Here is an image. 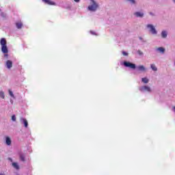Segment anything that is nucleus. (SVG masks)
Here are the masks:
<instances>
[{
	"label": "nucleus",
	"mask_w": 175,
	"mask_h": 175,
	"mask_svg": "<svg viewBox=\"0 0 175 175\" xmlns=\"http://www.w3.org/2000/svg\"><path fill=\"white\" fill-rule=\"evenodd\" d=\"M1 45V51L3 53V54H8L9 53V50L8 49V46L6 39L1 38L0 41Z\"/></svg>",
	"instance_id": "f257e3e1"
},
{
	"label": "nucleus",
	"mask_w": 175,
	"mask_h": 175,
	"mask_svg": "<svg viewBox=\"0 0 175 175\" xmlns=\"http://www.w3.org/2000/svg\"><path fill=\"white\" fill-rule=\"evenodd\" d=\"M96 9H98V4L95 1L92 0V5L88 6V10L90 12H96Z\"/></svg>",
	"instance_id": "f03ea898"
},
{
	"label": "nucleus",
	"mask_w": 175,
	"mask_h": 175,
	"mask_svg": "<svg viewBox=\"0 0 175 175\" xmlns=\"http://www.w3.org/2000/svg\"><path fill=\"white\" fill-rule=\"evenodd\" d=\"M124 65L126 68H130L131 69H136V64H132L129 62H124Z\"/></svg>",
	"instance_id": "7ed1b4c3"
},
{
	"label": "nucleus",
	"mask_w": 175,
	"mask_h": 175,
	"mask_svg": "<svg viewBox=\"0 0 175 175\" xmlns=\"http://www.w3.org/2000/svg\"><path fill=\"white\" fill-rule=\"evenodd\" d=\"M141 92H151V88L147 85L142 86L139 88Z\"/></svg>",
	"instance_id": "20e7f679"
},
{
	"label": "nucleus",
	"mask_w": 175,
	"mask_h": 175,
	"mask_svg": "<svg viewBox=\"0 0 175 175\" xmlns=\"http://www.w3.org/2000/svg\"><path fill=\"white\" fill-rule=\"evenodd\" d=\"M147 28L150 29V32L152 33L153 35H156L157 30L155 29V27L152 25H148Z\"/></svg>",
	"instance_id": "39448f33"
},
{
	"label": "nucleus",
	"mask_w": 175,
	"mask_h": 175,
	"mask_svg": "<svg viewBox=\"0 0 175 175\" xmlns=\"http://www.w3.org/2000/svg\"><path fill=\"white\" fill-rule=\"evenodd\" d=\"M42 2H44L46 5H55V3L51 0H42Z\"/></svg>",
	"instance_id": "423d86ee"
},
{
	"label": "nucleus",
	"mask_w": 175,
	"mask_h": 175,
	"mask_svg": "<svg viewBox=\"0 0 175 175\" xmlns=\"http://www.w3.org/2000/svg\"><path fill=\"white\" fill-rule=\"evenodd\" d=\"M6 66L8 69H10V68L13 66V62H12L10 60H8L6 62Z\"/></svg>",
	"instance_id": "0eeeda50"
},
{
	"label": "nucleus",
	"mask_w": 175,
	"mask_h": 175,
	"mask_svg": "<svg viewBox=\"0 0 175 175\" xmlns=\"http://www.w3.org/2000/svg\"><path fill=\"white\" fill-rule=\"evenodd\" d=\"M5 143L7 146H10V144H12V139H10V137H5Z\"/></svg>",
	"instance_id": "6e6552de"
},
{
	"label": "nucleus",
	"mask_w": 175,
	"mask_h": 175,
	"mask_svg": "<svg viewBox=\"0 0 175 175\" xmlns=\"http://www.w3.org/2000/svg\"><path fill=\"white\" fill-rule=\"evenodd\" d=\"M16 28H17L18 29H21V28H23V23H21V22H17V23H16Z\"/></svg>",
	"instance_id": "1a4fd4ad"
},
{
	"label": "nucleus",
	"mask_w": 175,
	"mask_h": 175,
	"mask_svg": "<svg viewBox=\"0 0 175 175\" xmlns=\"http://www.w3.org/2000/svg\"><path fill=\"white\" fill-rule=\"evenodd\" d=\"M134 14L135 16H136V17H143L144 16V14L143 12H137Z\"/></svg>",
	"instance_id": "9d476101"
},
{
	"label": "nucleus",
	"mask_w": 175,
	"mask_h": 175,
	"mask_svg": "<svg viewBox=\"0 0 175 175\" xmlns=\"http://www.w3.org/2000/svg\"><path fill=\"white\" fill-rule=\"evenodd\" d=\"M137 68L141 72H146V68L144 67V66H139L137 67Z\"/></svg>",
	"instance_id": "9b49d317"
},
{
	"label": "nucleus",
	"mask_w": 175,
	"mask_h": 175,
	"mask_svg": "<svg viewBox=\"0 0 175 175\" xmlns=\"http://www.w3.org/2000/svg\"><path fill=\"white\" fill-rule=\"evenodd\" d=\"M20 160L22 161V162H25V155L21 154L19 155Z\"/></svg>",
	"instance_id": "f8f14e48"
},
{
	"label": "nucleus",
	"mask_w": 175,
	"mask_h": 175,
	"mask_svg": "<svg viewBox=\"0 0 175 175\" xmlns=\"http://www.w3.org/2000/svg\"><path fill=\"white\" fill-rule=\"evenodd\" d=\"M12 166L16 170H18V169H20V166H18V164L17 163H12Z\"/></svg>",
	"instance_id": "ddd939ff"
},
{
	"label": "nucleus",
	"mask_w": 175,
	"mask_h": 175,
	"mask_svg": "<svg viewBox=\"0 0 175 175\" xmlns=\"http://www.w3.org/2000/svg\"><path fill=\"white\" fill-rule=\"evenodd\" d=\"M150 68L152 70H153L154 72H157V70H158V68H157V66H155V64H151L150 65Z\"/></svg>",
	"instance_id": "4468645a"
},
{
	"label": "nucleus",
	"mask_w": 175,
	"mask_h": 175,
	"mask_svg": "<svg viewBox=\"0 0 175 175\" xmlns=\"http://www.w3.org/2000/svg\"><path fill=\"white\" fill-rule=\"evenodd\" d=\"M25 125V128H28V121H27V119H22Z\"/></svg>",
	"instance_id": "2eb2a0df"
},
{
	"label": "nucleus",
	"mask_w": 175,
	"mask_h": 175,
	"mask_svg": "<svg viewBox=\"0 0 175 175\" xmlns=\"http://www.w3.org/2000/svg\"><path fill=\"white\" fill-rule=\"evenodd\" d=\"M158 51H160V53H162V54H163V53H165V48L163 47H159L157 49Z\"/></svg>",
	"instance_id": "dca6fc26"
},
{
	"label": "nucleus",
	"mask_w": 175,
	"mask_h": 175,
	"mask_svg": "<svg viewBox=\"0 0 175 175\" xmlns=\"http://www.w3.org/2000/svg\"><path fill=\"white\" fill-rule=\"evenodd\" d=\"M161 36L162 38H166L167 36V33L165 31H163L161 32Z\"/></svg>",
	"instance_id": "f3484780"
},
{
	"label": "nucleus",
	"mask_w": 175,
	"mask_h": 175,
	"mask_svg": "<svg viewBox=\"0 0 175 175\" xmlns=\"http://www.w3.org/2000/svg\"><path fill=\"white\" fill-rule=\"evenodd\" d=\"M142 81L143 83H144L145 84H147V83H148L149 80L148 79H147L146 77L142 78Z\"/></svg>",
	"instance_id": "a211bd4d"
},
{
	"label": "nucleus",
	"mask_w": 175,
	"mask_h": 175,
	"mask_svg": "<svg viewBox=\"0 0 175 175\" xmlns=\"http://www.w3.org/2000/svg\"><path fill=\"white\" fill-rule=\"evenodd\" d=\"M0 97L2 98V99H5V93L3 92H0Z\"/></svg>",
	"instance_id": "6ab92c4d"
},
{
	"label": "nucleus",
	"mask_w": 175,
	"mask_h": 175,
	"mask_svg": "<svg viewBox=\"0 0 175 175\" xmlns=\"http://www.w3.org/2000/svg\"><path fill=\"white\" fill-rule=\"evenodd\" d=\"M9 94L10 95V96H12V98H14V94H13V92L10 90H9Z\"/></svg>",
	"instance_id": "aec40b11"
},
{
	"label": "nucleus",
	"mask_w": 175,
	"mask_h": 175,
	"mask_svg": "<svg viewBox=\"0 0 175 175\" xmlns=\"http://www.w3.org/2000/svg\"><path fill=\"white\" fill-rule=\"evenodd\" d=\"M128 2H130L131 3L135 4L136 3V1L135 0H126Z\"/></svg>",
	"instance_id": "412c9836"
},
{
	"label": "nucleus",
	"mask_w": 175,
	"mask_h": 175,
	"mask_svg": "<svg viewBox=\"0 0 175 175\" xmlns=\"http://www.w3.org/2000/svg\"><path fill=\"white\" fill-rule=\"evenodd\" d=\"M12 121H16V115H13L12 116Z\"/></svg>",
	"instance_id": "4be33fe9"
},
{
	"label": "nucleus",
	"mask_w": 175,
	"mask_h": 175,
	"mask_svg": "<svg viewBox=\"0 0 175 175\" xmlns=\"http://www.w3.org/2000/svg\"><path fill=\"white\" fill-rule=\"evenodd\" d=\"M137 53H138L139 55H143V53L142 52V51L139 50V51H137Z\"/></svg>",
	"instance_id": "5701e85b"
},
{
	"label": "nucleus",
	"mask_w": 175,
	"mask_h": 175,
	"mask_svg": "<svg viewBox=\"0 0 175 175\" xmlns=\"http://www.w3.org/2000/svg\"><path fill=\"white\" fill-rule=\"evenodd\" d=\"M122 55H124V56H126V55H128V53H126L125 51H123Z\"/></svg>",
	"instance_id": "b1692460"
},
{
	"label": "nucleus",
	"mask_w": 175,
	"mask_h": 175,
	"mask_svg": "<svg viewBox=\"0 0 175 175\" xmlns=\"http://www.w3.org/2000/svg\"><path fill=\"white\" fill-rule=\"evenodd\" d=\"M1 16L2 17H6V15H5L3 12H1Z\"/></svg>",
	"instance_id": "393cba45"
},
{
	"label": "nucleus",
	"mask_w": 175,
	"mask_h": 175,
	"mask_svg": "<svg viewBox=\"0 0 175 175\" xmlns=\"http://www.w3.org/2000/svg\"><path fill=\"white\" fill-rule=\"evenodd\" d=\"M75 2H80V0H74Z\"/></svg>",
	"instance_id": "a878e982"
},
{
	"label": "nucleus",
	"mask_w": 175,
	"mask_h": 175,
	"mask_svg": "<svg viewBox=\"0 0 175 175\" xmlns=\"http://www.w3.org/2000/svg\"><path fill=\"white\" fill-rule=\"evenodd\" d=\"M0 175H5L4 173H0Z\"/></svg>",
	"instance_id": "bb28decb"
},
{
	"label": "nucleus",
	"mask_w": 175,
	"mask_h": 175,
	"mask_svg": "<svg viewBox=\"0 0 175 175\" xmlns=\"http://www.w3.org/2000/svg\"><path fill=\"white\" fill-rule=\"evenodd\" d=\"M8 54H5L4 55L5 57H8Z\"/></svg>",
	"instance_id": "cd10ccee"
},
{
	"label": "nucleus",
	"mask_w": 175,
	"mask_h": 175,
	"mask_svg": "<svg viewBox=\"0 0 175 175\" xmlns=\"http://www.w3.org/2000/svg\"><path fill=\"white\" fill-rule=\"evenodd\" d=\"M9 159H10V161H13L11 158H10Z\"/></svg>",
	"instance_id": "c85d7f7f"
},
{
	"label": "nucleus",
	"mask_w": 175,
	"mask_h": 175,
	"mask_svg": "<svg viewBox=\"0 0 175 175\" xmlns=\"http://www.w3.org/2000/svg\"><path fill=\"white\" fill-rule=\"evenodd\" d=\"M173 2H174V3H175V0H173Z\"/></svg>",
	"instance_id": "c756f323"
},
{
	"label": "nucleus",
	"mask_w": 175,
	"mask_h": 175,
	"mask_svg": "<svg viewBox=\"0 0 175 175\" xmlns=\"http://www.w3.org/2000/svg\"><path fill=\"white\" fill-rule=\"evenodd\" d=\"M91 1L92 2V0H91Z\"/></svg>",
	"instance_id": "7c9ffc66"
}]
</instances>
